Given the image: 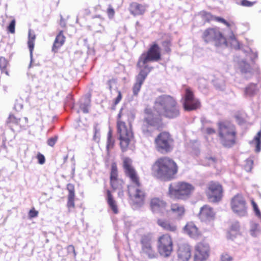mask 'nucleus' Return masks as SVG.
I'll return each mask as SVG.
<instances>
[{"instance_id":"58","label":"nucleus","mask_w":261,"mask_h":261,"mask_svg":"<svg viewBox=\"0 0 261 261\" xmlns=\"http://www.w3.org/2000/svg\"><path fill=\"white\" fill-rule=\"evenodd\" d=\"M95 18H99V19H101V20H102V19H103V18H102L100 15L96 16L95 17Z\"/></svg>"},{"instance_id":"11","label":"nucleus","mask_w":261,"mask_h":261,"mask_svg":"<svg viewBox=\"0 0 261 261\" xmlns=\"http://www.w3.org/2000/svg\"><path fill=\"white\" fill-rule=\"evenodd\" d=\"M158 250L163 256H168L173 250V243L171 237L168 234L161 236L158 240Z\"/></svg>"},{"instance_id":"9","label":"nucleus","mask_w":261,"mask_h":261,"mask_svg":"<svg viewBox=\"0 0 261 261\" xmlns=\"http://www.w3.org/2000/svg\"><path fill=\"white\" fill-rule=\"evenodd\" d=\"M202 38L206 42H214L216 46H227V41L221 32L217 28H208L202 35Z\"/></svg>"},{"instance_id":"13","label":"nucleus","mask_w":261,"mask_h":261,"mask_svg":"<svg viewBox=\"0 0 261 261\" xmlns=\"http://www.w3.org/2000/svg\"><path fill=\"white\" fill-rule=\"evenodd\" d=\"M222 187L219 184L212 182L208 184L206 195L210 202L219 201L222 197Z\"/></svg>"},{"instance_id":"31","label":"nucleus","mask_w":261,"mask_h":261,"mask_svg":"<svg viewBox=\"0 0 261 261\" xmlns=\"http://www.w3.org/2000/svg\"><path fill=\"white\" fill-rule=\"evenodd\" d=\"M250 233L253 237H256L260 233V229L258 224L251 222L250 224Z\"/></svg>"},{"instance_id":"36","label":"nucleus","mask_w":261,"mask_h":261,"mask_svg":"<svg viewBox=\"0 0 261 261\" xmlns=\"http://www.w3.org/2000/svg\"><path fill=\"white\" fill-rule=\"evenodd\" d=\"M229 40L230 41V45L232 47L235 49H238L240 48V44L238 41L236 39L234 35L232 34L229 37Z\"/></svg>"},{"instance_id":"38","label":"nucleus","mask_w":261,"mask_h":261,"mask_svg":"<svg viewBox=\"0 0 261 261\" xmlns=\"http://www.w3.org/2000/svg\"><path fill=\"white\" fill-rule=\"evenodd\" d=\"M21 119L17 118L14 115H10L9 118V121L17 125H19L21 127L24 126V124L21 123Z\"/></svg>"},{"instance_id":"47","label":"nucleus","mask_w":261,"mask_h":261,"mask_svg":"<svg viewBox=\"0 0 261 261\" xmlns=\"http://www.w3.org/2000/svg\"><path fill=\"white\" fill-rule=\"evenodd\" d=\"M57 139L58 137L57 136L49 138L47 141V144L50 146H54L57 142Z\"/></svg>"},{"instance_id":"6","label":"nucleus","mask_w":261,"mask_h":261,"mask_svg":"<svg viewBox=\"0 0 261 261\" xmlns=\"http://www.w3.org/2000/svg\"><path fill=\"white\" fill-rule=\"evenodd\" d=\"M195 190L194 186L188 182L181 181L169 187V196L174 199H187L189 198Z\"/></svg>"},{"instance_id":"54","label":"nucleus","mask_w":261,"mask_h":261,"mask_svg":"<svg viewBox=\"0 0 261 261\" xmlns=\"http://www.w3.org/2000/svg\"><path fill=\"white\" fill-rule=\"evenodd\" d=\"M38 212L34 210H30L29 212V216L31 218L37 217L38 215Z\"/></svg>"},{"instance_id":"42","label":"nucleus","mask_w":261,"mask_h":261,"mask_svg":"<svg viewBox=\"0 0 261 261\" xmlns=\"http://www.w3.org/2000/svg\"><path fill=\"white\" fill-rule=\"evenodd\" d=\"M216 159L214 157L210 156V157H206L205 158V161L206 162L205 165H208V166H213L215 165V163L216 162Z\"/></svg>"},{"instance_id":"7","label":"nucleus","mask_w":261,"mask_h":261,"mask_svg":"<svg viewBox=\"0 0 261 261\" xmlns=\"http://www.w3.org/2000/svg\"><path fill=\"white\" fill-rule=\"evenodd\" d=\"M236 131L234 126L228 122L219 123V136L222 144L230 147L235 142Z\"/></svg>"},{"instance_id":"46","label":"nucleus","mask_w":261,"mask_h":261,"mask_svg":"<svg viewBox=\"0 0 261 261\" xmlns=\"http://www.w3.org/2000/svg\"><path fill=\"white\" fill-rule=\"evenodd\" d=\"M255 2H251L247 0H242L241 2V5L244 7H250L252 6Z\"/></svg>"},{"instance_id":"44","label":"nucleus","mask_w":261,"mask_h":261,"mask_svg":"<svg viewBox=\"0 0 261 261\" xmlns=\"http://www.w3.org/2000/svg\"><path fill=\"white\" fill-rule=\"evenodd\" d=\"M15 20L13 19L11 21L10 24L8 27V30L11 33H14L15 32Z\"/></svg>"},{"instance_id":"29","label":"nucleus","mask_w":261,"mask_h":261,"mask_svg":"<svg viewBox=\"0 0 261 261\" xmlns=\"http://www.w3.org/2000/svg\"><path fill=\"white\" fill-rule=\"evenodd\" d=\"M35 39V35L34 34H32L31 31H29V39L28 41V46L29 48L30 52V57H31V63L32 62V57H33V50L34 47V41ZM31 66V63H30V67Z\"/></svg>"},{"instance_id":"3","label":"nucleus","mask_w":261,"mask_h":261,"mask_svg":"<svg viewBox=\"0 0 261 261\" xmlns=\"http://www.w3.org/2000/svg\"><path fill=\"white\" fill-rule=\"evenodd\" d=\"M134 118L133 113L125 108H122L118 115L117 130L120 145L123 151L126 150L133 138L131 123Z\"/></svg>"},{"instance_id":"39","label":"nucleus","mask_w":261,"mask_h":261,"mask_svg":"<svg viewBox=\"0 0 261 261\" xmlns=\"http://www.w3.org/2000/svg\"><path fill=\"white\" fill-rule=\"evenodd\" d=\"M89 100L87 99L86 102L83 103H81L80 105V109L84 113H88L89 112Z\"/></svg>"},{"instance_id":"48","label":"nucleus","mask_w":261,"mask_h":261,"mask_svg":"<svg viewBox=\"0 0 261 261\" xmlns=\"http://www.w3.org/2000/svg\"><path fill=\"white\" fill-rule=\"evenodd\" d=\"M121 99H122L121 93L120 91H118V95H117V97L114 100L113 107H115L116 105H117L121 101Z\"/></svg>"},{"instance_id":"41","label":"nucleus","mask_w":261,"mask_h":261,"mask_svg":"<svg viewBox=\"0 0 261 261\" xmlns=\"http://www.w3.org/2000/svg\"><path fill=\"white\" fill-rule=\"evenodd\" d=\"M67 251L68 254H72L74 258L76 257V253L73 245H70L67 247Z\"/></svg>"},{"instance_id":"21","label":"nucleus","mask_w":261,"mask_h":261,"mask_svg":"<svg viewBox=\"0 0 261 261\" xmlns=\"http://www.w3.org/2000/svg\"><path fill=\"white\" fill-rule=\"evenodd\" d=\"M185 231L191 238L197 239L201 236V232L193 222H189L185 226Z\"/></svg>"},{"instance_id":"34","label":"nucleus","mask_w":261,"mask_h":261,"mask_svg":"<svg viewBox=\"0 0 261 261\" xmlns=\"http://www.w3.org/2000/svg\"><path fill=\"white\" fill-rule=\"evenodd\" d=\"M114 144V141L112 139V133L111 131H109L108 134V140L107 144V150L108 155H109L110 150L113 147Z\"/></svg>"},{"instance_id":"26","label":"nucleus","mask_w":261,"mask_h":261,"mask_svg":"<svg viewBox=\"0 0 261 261\" xmlns=\"http://www.w3.org/2000/svg\"><path fill=\"white\" fill-rule=\"evenodd\" d=\"M68 190L69 191V194L68 195V201L67 203V206L68 208L69 212L70 211L71 208H74L75 206L74 204V192L73 186L71 185H68Z\"/></svg>"},{"instance_id":"52","label":"nucleus","mask_w":261,"mask_h":261,"mask_svg":"<svg viewBox=\"0 0 261 261\" xmlns=\"http://www.w3.org/2000/svg\"><path fill=\"white\" fill-rule=\"evenodd\" d=\"M170 43L169 41H165L163 43V46L165 47L166 51L168 52L170 50L169 46Z\"/></svg>"},{"instance_id":"57","label":"nucleus","mask_w":261,"mask_h":261,"mask_svg":"<svg viewBox=\"0 0 261 261\" xmlns=\"http://www.w3.org/2000/svg\"><path fill=\"white\" fill-rule=\"evenodd\" d=\"M118 196L121 197H122L123 196V191H120L118 193Z\"/></svg>"},{"instance_id":"30","label":"nucleus","mask_w":261,"mask_h":261,"mask_svg":"<svg viewBox=\"0 0 261 261\" xmlns=\"http://www.w3.org/2000/svg\"><path fill=\"white\" fill-rule=\"evenodd\" d=\"M254 142L255 143V152H260L261 150V130L257 133L253 140L250 142V144H252Z\"/></svg>"},{"instance_id":"4","label":"nucleus","mask_w":261,"mask_h":261,"mask_svg":"<svg viewBox=\"0 0 261 261\" xmlns=\"http://www.w3.org/2000/svg\"><path fill=\"white\" fill-rule=\"evenodd\" d=\"M153 174L158 178L170 180L177 172V166L172 160L163 157L157 160L152 166Z\"/></svg>"},{"instance_id":"45","label":"nucleus","mask_w":261,"mask_h":261,"mask_svg":"<svg viewBox=\"0 0 261 261\" xmlns=\"http://www.w3.org/2000/svg\"><path fill=\"white\" fill-rule=\"evenodd\" d=\"M107 14L109 18H112L115 14V11L111 6H109L107 10Z\"/></svg>"},{"instance_id":"49","label":"nucleus","mask_w":261,"mask_h":261,"mask_svg":"<svg viewBox=\"0 0 261 261\" xmlns=\"http://www.w3.org/2000/svg\"><path fill=\"white\" fill-rule=\"evenodd\" d=\"M232 259V258L227 253H223L221 255L222 261H230Z\"/></svg>"},{"instance_id":"22","label":"nucleus","mask_w":261,"mask_h":261,"mask_svg":"<svg viewBox=\"0 0 261 261\" xmlns=\"http://www.w3.org/2000/svg\"><path fill=\"white\" fill-rule=\"evenodd\" d=\"M200 14L202 17L203 18V19H205L207 21H210L211 20H216L217 21L224 23L229 28L231 27L233 25V23H229L223 18L213 16L210 13L206 12L205 11H202L201 12Z\"/></svg>"},{"instance_id":"51","label":"nucleus","mask_w":261,"mask_h":261,"mask_svg":"<svg viewBox=\"0 0 261 261\" xmlns=\"http://www.w3.org/2000/svg\"><path fill=\"white\" fill-rule=\"evenodd\" d=\"M37 159L38 160V163L42 165L45 163V158L43 155L39 154L37 155Z\"/></svg>"},{"instance_id":"37","label":"nucleus","mask_w":261,"mask_h":261,"mask_svg":"<svg viewBox=\"0 0 261 261\" xmlns=\"http://www.w3.org/2000/svg\"><path fill=\"white\" fill-rule=\"evenodd\" d=\"M240 230V225L238 222H235L232 224L230 230V233L232 236H235L238 234Z\"/></svg>"},{"instance_id":"33","label":"nucleus","mask_w":261,"mask_h":261,"mask_svg":"<svg viewBox=\"0 0 261 261\" xmlns=\"http://www.w3.org/2000/svg\"><path fill=\"white\" fill-rule=\"evenodd\" d=\"M8 65L7 60L4 57H0V69L2 72L5 73L7 75H9V72L6 69Z\"/></svg>"},{"instance_id":"17","label":"nucleus","mask_w":261,"mask_h":261,"mask_svg":"<svg viewBox=\"0 0 261 261\" xmlns=\"http://www.w3.org/2000/svg\"><path fill=\"white\" fill-rule=\"evenodd\" d=\"M190 246L187 244L179 246L177 252L178 258L179 261H188L191 256Z\"/></svg>"},{"instance_id":"15","label":"nucleus","mask_w":261,"mask_h":261,"mask_svg":"<svg viewBox=\"0 0 261 261\" xmlns=\"http://www.w3.org/2000/svg\"><path fill=\"white\" fill-rule=\"evenodd\" d=\"M142 252L149 258L155 257V252L153 248L151 240L147 237L144 236L141 240Z\"/></svg>"},{"instance_id":"56","label":"nucleus","mask_w":261,"mask_h":261,"mask_svg":"<svg viewBox=\"0 0 261 261\" xmlns=\"http://www.w3.org/2000/svg\"><path fill=\"white\" fill-rule=\"evenodd\" d=\"M21 120H22L21 123L23 124L24 125L28 123V120L27 117H24Z\"/></svg>"},{"instance_id":"18","label":"nucleus","mask_w":261,"mask_h":261,"mask_svg":"<svg viewBox=\"0 0 261 261\" xmlns=\"http://www.w3.org/2000/svg\"><path fill=\"white\" fill-rule=\"evenodd\" d=\"M244 54H245L246 57L245 59L241 58L240 59L238 57H236L235 58V61L238 63V66L240 69V71L242 73H251V68L250 66V65L248 64L247 63H246V60L251 58L250 57V54L248 53L246 54L245 53H244Z\"/></svg>"},{"instance_id":"53","label":"nucleus","mask_w":261,"mask_h":261,"mask_svg":"<svg viewBox=\"0 0 261 261\" xmlns=\"http://www.w3.org/2000/svg\"><path fill=\"white\" fill-rule=\"evenodd\" d=\"M94 129H95V130H94V135L93 136V139L96 141H98L99 140V131L96 128H95Z\"/></svg>"},{"instance_id":"12","label":"nucleus","mask_w":261,"mask_h":261,"mask_svg":"<svg viewBox=\"0 0 261 261\" xmlns=\"http://www.w3.org/2000/svg\"><path fill=\"white\" fill-rule=\"evenodd\" d=\"M209 245L204 242L197 243L195 246L194 261H206L210 255Z\"/></svg>"},{"instance_id":"14","label":"nucleus","mask_w":261,"mask_h":261,"mask_svg":"<svg viewBox=\"0 0 261 261\" xmlns=\"http://www.w3.org/2000/svg\"><path fill=\"white\" fill-rule=\"evenodd\" d=\"M184 106L185 109L187 111L195 110L200 106V102L198 100L194 97L193 93L188 89L186 91Z\"/></svg>"},{"instance_id":"35","label":"nucleus","mask_w":261,"mask_h":261,"mask_svg":"<svg viewBox=\"0 0 261 261\" xmlns=\"http://www.w3.org/2000/svg\"><path fill=\"white\" fill-rule=\"evenodd\" d=\"M117 168L115 163H113L111 165L110 179H117Z\"/></svg>"},{"instance_id":"24","label":"nucleus","mask_w":261,"mask_h":261,"mask_svg":"<svg viewBox=\"0 0 261 261\" xmlns=\"http://www.w3.org/2000/svg\"><path fill=\"white\" fill-rule=\"evenodd\" d=\"M145 6L136 2L131 3L129 6L130 13L135 16L142 15L145 12Z\"/></svg>"},{"instance_id":"59","label":"nucleus","mask_w":261,"mask_h":261,"mask_svg":"<svg viewBox=\"0 0 261 261\" xmlns=\"http://www.w3.org/2000/svg\"><path fill=\"white\" fill-rule=\"evenodd\" d=\"M219 89H221V90H223V87H218Z\"/></svg>"},{"instance_id":"28","label":"nucleus","mask_w":261,"mask_h":261,"mask_svg":"<svg viewBox=\"0 0 261 261\" xmlns=\"http://www.w3.org/2000/svg\"><path fill=\"white\" fill-rule=\"evenodd\" d=\"M158 224L166 230L175 231L176 230V226L173 223L168 221L159 219L158 220Z\"/></svg>"},{"instance_id":"27","label":"nucleus","mask_w":261,"mask_h":261,"mask_svg":"<svg viewBox=\"0 0 261 261\" xmlns=\"http://www.w3.org/2000/svg\"><path fill=\"white\" fill-rule=\"evenodd\" d=\"M65 37L62 34V32L57 36L55 40L54 41L52 50L54 52L57 51L58 49L62 46L65 42Z\"/></svg>"},{"instance_id":"20","label":"nucleus","mask_w":261,"mask_h":261,"mask_svg":"<svg viewBox=\"0 0 261 261\" xmlns=\"http://www.w3.org/2000/svg\"><path fill=\"white\" fill-rule=\"evenodd\" d=\"M166 203L158 198H152L150 201V207L153 213L162 212L166 207Z\"/></svg>"},{"instance_id":"10","label":"nucleus","mask_w":261,"mask_h":261,"mask_svg":"<svg viewBox=\"0 0 261 261\" xmlns=\"http://www.w3.org/2000/svg\"><path fill=\"white\" fill-rule=\"evenodd\" d=\"M230 205L233 212L238 216L242 217L246 216V202L241 194H238L232 198Z\"/></svg>"},{"instance_id":"55","label":"nucleus","mask_w":261,"mask_h":261,"mask_svg":"<svg viewBox=\"0 0 261 261\" xmlns=\"http://www.w3.org/2000/svg\"><path fill=\"white\" fill-rule=\"evenodd\" d=\"M206 133L208 134L211 135L215 134L216 132L214 128L208 127L206 129Z\"/></svg>"},{"instance_id":"60","label":"nucleus","mask_w":261,"mask_h":261,"mask_svg":"<svg viewBox=\"0 0 261 261\" xmlns=\"http://www.w3.org/2000/svg\"><path fill=\"white\" fill-rule=\"evenodd\" d=\"M67 158V156H66L65 158V160H66Z\"/></svg>"},{"instance_id":"1","label":"nucleus","mask_w":261,"mask_h":261,"mask_svg":"<svg viewBox=\"0 0 261 261\" xmlns=\"http://www.w3.org/2000/svg\"><path fill=\"white\" fill-rule=\"evenodd\" d=\"M179 115V108L173 97L168 95L159 96L155 99L153 109H145L143 132L146 135L150 134L152 130L146 128V125L157 127L161 122L160 116L174 118Z\"/></svg>"},{"instance_id":"23","label":"nucleus","mask_w":261,"mask_h":261,"mask_svg":"<svg viewBox=\"0 0 261 261\" xmlns=\"http://www.w3.org/2000/svg\"><path fill=\"white\" fill-rule=\"evenodd\" d=\"M171 211L176 218L180 219L184 215L185 208L182 205L173 203L171 205Z\"/></svg>"},{"instance_id":"25","label":"nucleus","mask_w":261,"mask_h":261,"mask_svg":"<svg viewBox=\"0 0 261 261\" xmlns=\"http://www.w3.org/2000/svg\"><path fill=\"white\" fill-rule=\"evenodd\" d=\"M106 199L109 205V207L111 208L112 212L114 214H118L119 212L118 205L116 200L113 198L111 192L108 190L107 192Z\"/></svg>"},{"instance_id":"43","label":"nucleus","mask_w":261,"mask_h":261,"mask_svg":"<svg viewBox=\"0 0 261 261\" xmlns=\"http://www.w3.org/2000/svg\"><path fill=\"white\" fill-rule=\"evenodd\" d=\"M246 164L245 166V169L247 171H251L253 165V161L251 159H247L246 161Z\"/></svg>"},{"instance_id":"16","label":"nucleus","mask_w":261,"mask_h":261,"mask_svg":"<svg viewBox=\"0 0 261 261\" xmlns=\"http://www.w3.org/2000/svg\"><path fill=\"white\" fill-rule=\"evenodd\" d=\"M199 217L202 221H211L214 220L215 212L212 207L205 205L200 208Z\"/></svg>"},{"instance_id":"40","label":"nucleus","mask_w":261,"mask_h":261,"mask_svg":"<svg viewBox=\"0 0 261 261\" xmlns=\"http://www.w3.org/2000/svg\"><path fill=\"white\" fill-rule=\"evenodd\" d=\"M251 204L255 215L258 218H261V213L260 212L257 204L253 200H251Z\"/></svg>"},{"instance_id":"32","label":"nucleus","mask_w":261,"mask_h":261,"mask_svg":"<svg viewBox=\"0 0 261 261\" xmlns=\"http://www.w3.org/2000/svg\"><path fill=\"white\" fill-rule=\"evenodd\" d=\"M256 90V85L254 84H250L245 88V95L246 96H251L255 94Z\"/></svg>"},{"instance_id":"5","label":"nucleus","mask_w":261,"mask_h":261,"mask_svg":"<svg viewBox=\"0 0 261 261\" xmlns=\"http://www.w3.org/2000/svg\"><path fill=\"white\" fill-rule=\"evenodd\" d=\"M161 59L160 48L159 46L154 43L152 44L147 51L143 53L140 57L137 65L145 70L146 72H149L152 67L149 66L147 64L149 62H156Z\"/></svg>"},{"instance_id":"19","label":"nucleus","mask_w":261,"mask_h":261,"mask_svg":"<svg viewBox=\"0 0 261 261\" xmlns=\"http://www.w3.org/2000/svg\"><path fill=\"white\" fill-rule=\"evenodd\" d=\"M149 72L144 69H141L139 73L136 77V82L133 87V93L134 95H137L140 91L142 85L146 79Z\"/></svg>"},{"instance_id":"50","label":"nucleus","mask_w":261,"mask_h":261,"mask_svg":"<svg viewBox=\"0 0 261 261\" xmlns=\"http://www.w3.org/2000/svg\"><path fill=\"white\" fill-rule=\"evenodd\" d=\"M117 182H118L117 179H111V186L114 189H116L118 188Z\"/></svg>"},{"instance_id":"8","label":"nucleus","mask_w":261,"mask_h":261,"mask_svg":"<svg viewBox=\"0 0 261 261\" xmlns=\"http://www.w3.org/2000/svg\"><path fill=\"white\" fill-rule=\"evenodd\" d=\"M154 142L156 149L162 153L169 152L173 147V140L167 132L160 133L155 138Z\"/></svg>"},{"instance_id":"2","label":"nucleus","mask_w":261,"mask_h":261,"mask_svg":"<svg viewBox=\"0 0 261 261\" xmlns=\"http://www.w3.org/2000/svg\"><path fill=\"white\" fill-rule=\"evenodd\" d=\"M131 164L132 160L129 158H126L124 159V168L126 174L129 177L132 182L127 186L130 203L135 207H138L143 204L145 193L139 182L138 175Z\"/></svg>"}]
</instances>
